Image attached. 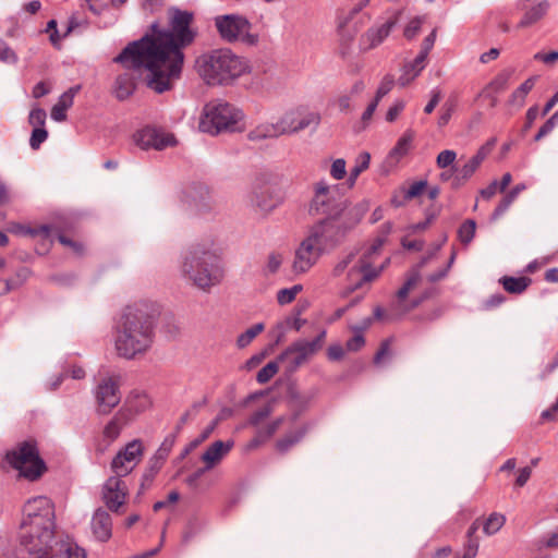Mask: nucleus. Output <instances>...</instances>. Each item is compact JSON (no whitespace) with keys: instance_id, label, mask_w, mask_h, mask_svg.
Segmentation results:
<instances>
[{"instance_id":"1","label":"nucleus","mask_w":558,"mask_h":558,"mask_svg":"<svg viewBox=\"0 0 558 558\" xmlns=\"http://www.w3.org/2000/svg\"><path fill=\"white\" fill-rule=\"evenodd\" d=\"M193 14L179 9L171 10L170 28L159 29L151 25L153 34H146L134 40L113 58V62L134 68L147 69L146 84L156 93H163L171 87V82L179 78L184 53L182 49L191 45L196 33L191 28Z\"/></svg>"},{"instance_id":"2","label":"nucleus","mask_w":558,"mask_h":558,"mask_svg":"<svg viewBox=\"0 0 558 558\" xmlns=\"http://www.w3.org/2000/svg\"><path fill=\"white\" fill-rule=\"evenodd\" d=\"M159 307L150 301L128 305L114 326V349L120 357L133 360L153 345Z\"/></svg>"},{"instance_id":"3","label":"nucleus","mask_w":558,"mask_h":558,"mask_svg":"<svg viewBox=\"0 0 558 558\" xmlns=\"http://www.w3.org/2000/svg\"><path fill=\"white\" fill-rule=\"evenodd\" d=\"M180 272L197 289L208 292L220 284L225 269L213 241L191 245L181 257Z\"/></svg>"},{"instance_id":"4","label":"nucleus","mask_w":558,"mask_h":558,"mask_svg":"<svg viewBox=\"0 0 558 558\" xmlns=\"http://www.w3.org/2000/svg\"><path fill=\"white\" fill-rule=\"evenodd\" d=\"M384 244L383 239H377L372 245L351 251L345 254L335 266L336 277L347 275V289L349 291L365 290L384 271L389 259L377 263L379 251Z\"/></svg>"},{"instance_id":"5","label":"nucleus","mask_w":558,"mask_h":558,"mask_svg":"<svg viewBox=\"0 0 558 558\" xmlns=\"http://www.w3.org/2000/svg\"><path fill=\"white\" fill-rule=\"evenodd\" d=\"M196 65L201 77L213 86L232 85L238 78L251 72L248 60L229 48L214 49L201 56Z\"/></svg>"},{"instance_id":"6","label":"nucleus","mask_w":558,"mask_h":558,"mask_svg":"<svg viewBox=\"0 0 558 558\" xmlns=\"http://www.w3.org/2000/svg\"><path fill=\"white\" fill-rule=\"evenodd\" d=\"M367 210L368 206L364 202L352 205L349 211L340 216L319 219L310 227L307 234L325 253H329L344 242L347 235L360 223Z\"/></svg>"},{"instance_id":"7","label":"nucleus","mask_w":558,"mask_h":558,"mask_svg":"<svg viewBox=\"0 0 558 558\" xmlns=\"http://www.w3.org/2000/svg\"><path fill=\"white\" fill-rule=\"evenodd\" d=\"M242 118V111L233 105L222 100H214L204 107L199 130L211 135L222 131L233 132L238 130L236 125Z\"/></svg>"},{"instance_id":"8","label":"nucleus","mask_w":558,"mask_h":558,"mask_svg":"<svg viewBox=\"0 0 558 558\" xmlns=\"http://www.w3.org/2000/svg\"><path fill=\"white\" fill-rule=\"evenodd\" d=\"M351 206L338 195L337 185H329L320 180L313 185V196L310 202L308 211L315 216H340L349 211Z\"/></svg>"},{"instance_id":"9","label":"nucleus","mask_w":558,"mask_h":558,"mask_svg":"<svg viewBox=\"0 0 558 558\" xmlns=\"http://www.w3.org/2000/svg\"><path fill=\"white\" fill-rule=\"evenodd\" d=\"M215 26L220 37L227 43H241L245 46H256L259 37L251 32L250 21L238 14H225L215 17Z\"/></svg>"},{"instance_id":"10","label":"nucleus","mask_w":558,"mask_h":558,"mask_svg":"<svg viewBox=\"0 0 558 558\" xmlns=\"http://www.w3.org/2000/svg\"><path fill=\"white\" fill-rule=\"evenodd\" d=\"M7 459L13 468L29 480L40 476L45 469L44 461L32 441H24L15 450L8 452Z\"/></svg>"},{"instance_id":"11","label":"nucleus","mask_w":558,"mask_h":558,"mask_svg":"<svg viewBox=\"0 0 558 558\" xmlns=\"http://www.w3.org/2000/svg\"><path fill=\"white\" fill-rule=\"evenodd\" d=\"M420 280L421 274L417 269H412L408 272L404 283L397 291L395 300L389 305V316L391 318L404 316L424 301L425 296L408 300L410 292L418 284Z\"/></svg>"},{"instance_id":"12","label":"nucleus","mask_w":558,"mask_h":558,"mask_svg":"<svg viewBox=\"0 0 558 558\" xmlns=\"http://www.w3.org/2000/svg\"><path fill=\"white\" fill-rule=\"evenodd\" d=\"M98 414H109L121 401L119 376H105L93 390Z\"/></svg>"},{"instance_id":"13","label":"nucleus","mask_w":558,"mask_h":558,"mask_svg":"<svg viewBox=\"0 0 558 558\" xmlns=\"http://www.w3.org/2000/svg\"><path fill=\"white\" fill-rule=\"evenodd\" d=\"M279 120L280 125L284 129V134H294L311 126L316 129L322 118L319 112L306 106H299L286 111Z\"/></svg>"},{"instance_id":"14","label":"nucleus","mask_w":558,"mask_h":558,"mask_svg":"<svg viewBox=\"0 0 558 558\" xmlns=\"http://www.w3.org/2000/svg\"><path fill=\"white\" fill-rule=\"evenodd\" d=\"M325 252L317 243L306 233L294 252L292 270L294 274L307 272L320 258Z\"/></svg>"},{"instance_id":"15","label":"nucleus","mask_w":558,"mask_h":558,"mask_svg":"<svg viewBox=\"0 0 558 558\" xmlns=\"http://www.w3.org/2000/svg\"><path fill=\"white\" fill-rule=\"evenodd\" d=\"M143 444L135 439L121 449L111 462V470L116 475L126 476L138 464L143 456Z\"/></svg>"},{"instance_id":"16","label":"nucleus","mask_w":558,"mask_h":558,"mask_svg":"<svg viewBox=\"0 0 558 558\" xmlns=\"http://www.w3.org/2000/svg\"><path fill=\"white\" fill-rule=\"evenodd\" d=\"M314 353L306 347V340L300 339L292 342L279 356L278 362L281 364L286 374L295 373L303 364H305Z\"/></svg>"},{"instance_id":"17","label":"nucleus","mask_w":558,"mask_h":558,"mask_svg":"<svg viewBox=\"0 0 558 558\" xmlns=\"http://www.w3.org/2000/svg\"><path fill=\"white\" fill-rule=\"evenodd\" d=\"M134 140L143 149L155 148L160 150L175 144V138L171 133L155 126H146L140 130L134 135Z\"/></svg>"},{"instance_id":"18","label":"nucleus","mask_w":558,"mask_h":558,"mask_svg":"<svg viewBox=\"0 0 558 558\" xmlns=\"http://www.w3.org/2000/svg\"><path fill=\"white\" fill-rule=\"evenodd\" d=\"M250 203L263 214H268L281 203V197L271 185L255 184L250 194Z\"/></svg>"},{"instance_id":"19","label":"nucleus","mask_w":558,"mask_h":558,"mask_svg":"<svg viewBox=\"0 0 558 558\" xmlns=\"http://www.w3.org/2000/svg\"><path fill=\"white\" fill-rule=\"evenodd\" d=\"M126 495L128 487L122 476L114 474V476H110L102 486L104 501L111 511H118L125 502Z\"/></svg>"},{"instance_id":"20","label":"nucleus","mask_w":558,"mask_h":558,"mask_svg":"<svg viewBox=\"0 0 558 558\" xmlns=\"http://www.w3.org/2000/svg\"><path fill=\"white\" fill-rule=\"evenodd\" d=\"M181 201L187 207L199 213H205L213 208V199L209 191L202 184H192L185 187L181 193Z\"/></svg>"},{"instance_id":"21","label":"nucleus","mask_w":558,"mask_h":558,"mask_svg":"<svg viewBox=\"0 0 558 558\" xmlns=\"http://www.w3.org/2000/svg\"><path fill=\"white\" fill-rule=\"evenodd\" d=\"M121 65L125 71L117 76L112 87L114 97L120 101L125 100L133 95L136 88L135 72H140L142 69L147 70L145 66L134 68L132 65Z\"/></svg>"},{"instance_id":"22","label":"nucleus","mask_w":558,"mask_h":558,"mask_svg":"<svg viewBox=\"0 0 558 558\" xmlns=\"http://www.w3.org/2000/svg\"><path fill=\"white\" fill-rule=\"evenodd\" d=\"M234 447V441L229 440H216L210 444L201 456V461L205 465V469L210 471L219 465L222 460L229 454Z\"/></svg>"},{"instance_id":"23","label":"nucleus","mask_w":558,"mask_h":558,"mask_svg":"<svg viewBox=\"0 0 558 558\" xmlns=\"http://www.w3.org/2000/svg\"><path fill=\"white\" fill-rule=\"evenodd\" d=\"M397 22L398 17L395 15L387 21L380 24H375L368 28L362 36V45L364 49H373L379 46L389 36Z\"/></svg>"},{"instance_id":"24","label":"nucleus","mask_w":558,"mask_h":558,"mask_svg":"<svg viewBox=\"0 0 558 558\" xmlns=\"http://www.w3.org/2000/svg\"><path fill=\"white\" fill-rule=\"evenodd\" d=\"M150 405L151 400L149 396L144 391L135 389L128 395L123 407L119 411L124 412V416L131 420L132 416L148 410Z\"/></svg>"},{"instance_id":"25","label":"nucleus","mask_w":558,"mask_h":558,"mask_svg":"<svg viewBox=\"0 0 558 558\" xmlns=\"http://www.w3.org/2000/svg\"><path fill=\"white\" fill-rule=\"evenodd\" d=\"M92 531L100 542H107L112 534V521L110 514L104 509H97L92 518Z\"/></svg>"},{"instance_id":"26","label":"nucleus","mask_w":558,"mask_h":558,"mask_svg":"<svg viewBox=\"0 0 558 558\" xmlns=\"http://www.w3.org/2000/svg\"><path fill=\"white\" fill-rule=\"evenodd\" d=\"M284 135V129L280 125V120L276 123H263L251 130L247 134L250 141H263Z\"/></svg>"},{"instance_id":"27","label":"nucleus","mask_w":558,"mask_h":558,"mask_svg":"<svg viewBox=\"0 0 558 558\" xmlns=\"http://www.w3.org/2000/svg\"><path fill=\"white\" fill-rule=\"evenodd\" d=\"M426 59L421 60L418 53L413 61L405 63L399 77V84L401 86L410 84L425 68Z\"/></svg>"},{"instance_id":"28","label":"nucleus","mask_w":558,"mask_h":558,"mask_svg":"<svg viewBox=\"0 0 558 558\" xmlns=\"http://www.w3.org/2000/svg\"><path fill=\"white\" fill-rule=\"evenodd\" d=\"M129 421L130 420L124 416V412L118 411V413L105 426L104 437L110 442L116 440Z\"/></svg>"},{"instance_id":"29","label":"nucleus","mask_w":558,"mask_h":558,"mask_svg":"<svg viewBox=\"0 0 558 558\" xmlns=\"http://www.w3.org/2000/svg\"><path fill=\"white\" fill-rule=\"evenodd\" d=\"M413 138V131H405L403 135L398 140L396 146L391 149L389 154V159L395 162H398L401 158H403L409 153Z\"/></svg>"},{"instance_id":"30","label":"nucleus","mask_w":558,"mask_h":558,"mask_svg":"<svg viewBox=\"0 0 558 558\" xmlns=\"http://www.w3.org/2000/svg\"><path fill=\"white\" fill-rule=\"evenodd\" d=\"M549 3L544 0L527 10L519 23L520 27H527L539 21L548 11Z\"/></svg>"},{"instance_id":"31","label":"nucleus","mask_w":558,"mask_h":558,"mask_svg":"<svg viewBox=\"0 0 558 558\" xmlns=\"http://www.w3.org/2000/svg\"><path fill=\"white\" fill-rule=\"evenodd\" d=\"M537 76H531L525 80L510 96L509 104L521 108L525 102V97L535 85Z\"/></svg>"},{"instance_id":"32","label":"nucleus","mask_w":558,"mask_h":558,"mask_svg":"<svg viewBox=\"0 0 558 558\" xmlns=\"http://www.w3.org/2000/svg\"><path fill=\"white\" fill-rule=\"evenodd\" d=\"M504 289L512 294H521L531 283L527 277H508L505 276L500 279Z\"/></svg>"},{"instance_id":"33","label":"nucleus","mask_w":558,"mask_h":558,"mask_svg":"<svg viewBox=\"0 0 558 558\" xmlns=\"http://www.w3.org/2000/svg\"><path fill=\"white\" fill-rule=\"evenodd\" d=\"M525 187L526 186L523 183L517 184L514 187H512V190L504 196L498 206L495 208L493 213V219H498L500 216H502L518 197V195L525 190Z\"/></svg>"},{"instance_id":"34","label":"nucleus","mask_w":558,"mask_h":558,"mask_svg":"<svg viewBox=\"0 0 558 558\" xmlns=\"http://www.w3.org/2000/svg\"><path fill=\"white\" fill-rule=\"evenodd\" d=\"M372 322L373 319L368 317L362 322L361 326L351 327L355 335L347 341L345 347L349 351L355 352L363 348V345L365 344V339L362 332L372 325Z\"/></svg>"},{"instance_id":"35","label":"nucleus","mask_w":558,"mask_h":558,"mask_svg":"<svg viewBox=\"0 0 558 558\" xmlns=\"http://www.w3.org/2000/svg\"><path fill=\"white\" fill-rule=\"evenodd\" d=\"M174 442H175L174 434H170L165 437L163 441L161 442V445L159 446V448L157 449V451L154 456V460H155V463L153 466L154 472H157L160 469L162 462L168 458L170 451L172 450Z\"/></svg>"},{"instance_id":"36","label":"nucleus","mask_w":558,"mask_h":558,"mask_svg":"<svg viewBox=\"0 0 558 558\" xmlns=\"http://www.w3.org/2000/svg\"><path fill=\"white\" fill-rule=\"evenodd\" d=\"M371 162V155L366 151L361 153L356 159L354 167L350 170V174L348 178V185L349 187H353L356 183L357 178L360 174L365 171L369 167Z\"/></svg>"},{"instance_id":"37","label":"nucleus","mask_w":558,"mask_h":558,"mask_svg":"<svg viewBox=\"0 0 558 558\" xmlns=\"http://www.w3.org/2000/svg\"><path fill=\"white\" fill-rule=\"evenodd\" d=\"M31 276V270L27 267H21L16 270L13 278L3 281V289L0 294L8 293L21 287Z\"/></svg>"},{"instance_id":"38","label":"nucleus","mask_w":558,"mask_h":558,"mask_svg":"<svg viewBox=\"0 0 558 558\" xmlns=\"http://www.w3.org/2000/svg\"><path fill=\"white\" fill-rule=\"evenodd\" d=\"M218 424V420L211 422L207 427H205L202 433L193 439L181 452L180 459L183 460L190 452L196 449L202 442H204L215 430Z\"/></svg>"},{"instance_id":"39","label":"nucleus","mask_w":558,"mask_h":558,"mask_svg":"<svg viewBox=\"0 0 558 558\" xmlns=\"http://www.w3.org/2000/svg\"><path fill=\"white\" fill-rule=\"evenodd\" d=\"M513 73V70H504L486 86V93H500L505 90L508 86L510 77Z\"/></svg>"},{"instance_id":"40","label":"nucleus","mask_w":558,"mask_h":558,"mask_svg":"<svg viewBox=\"0 0 558 558\" xmlns=\"http://www.w3.org/2000/svg\"><path fill=\"white\" fill-rule=\"evenodd\" d=\"M73 105L70 96L61 95L57 104L51 109V119L57 122H62L66 119V110Z\"/></svg>"},{"instance_id":"41","label":"nucleus","mask_w":558,"mask_h":558,"mask_svg":"<svg viewBox=\"0 0 558 558\" xmlns=\"http://www.w3.org/2000/svg\"><path fill=\"white\" fill-rule=\"evenodd\" d=\"M480 168V165L472 158L465 162L460 169L457 170V174L453 180V185L457 187L468 181Z\"/></svg>"},{"instance_id":"42","label":"nucleus","mask_w":558,"mask_h":558,"mask_svg":"<svg viewBox=\"0 0 558 558\" xmlns=\"http://www.w3.org/2000/svg\"><path fill=\"white\" fill-rule=\"evenodd\" d=\"M304 434H305L304 429H299V430L287 434L283 438H281L277 441V444H276L277 450L281 453H286L303 438Z\"/></svg>"},{"instance_id":"43","label":"nucleus","mask_w":558,"mask_h":558,"mask_svg":"<svg viewBox=\"0 0 558 558\" xmlns=\"http://www.w3.org/2000/svg\"><path fill=\"white\" fill-rule=\"evenodd\" d=\"M265 325L263 323H258L246 329L243 333H241L236 339V345L240 349L247 347L257 335L264 331Z\"/></svg>"},{"instance_id":"44","label":"nucleus","mask_w":558,"mask_h":558,"mask_svg":"<svg viewBox=\"0 0 558 558\" xmlns=\"http://www.w3.org/2000/svg\"><path fill=\"white\" fill-rule=\"evenodd\" d=\"M506 518L502 514L492 513L485 521L483 531L486 535H494L504 526Z\"/></svg>"},{"instance_id":"45","label":"nucleus","mask_w":558,"mask_h":558,"mask_svg":"<svg viewBox=\"0 0 558 558\" xmlns=\"http://www.w3.org/2000/svg\"><path fill=\"white\" fill-rule=\"evenodd\" d=\"M279 362L271 361L267 363L263 368H260L257 373L256 380L259 384H266L268 383L278 372L279 369Z\"/></svg>"},{"instance_id":"46","label":"nucleus","mask_w":558,"mask_h":558,"mask_svg":"<svg viewBox=\"0 0 558 558\" xmlns=\"http://www.w3.org/2000/svg\"><path fill=\"white\" fill-rule=\"evenodd\" d=\"M476 223L474 220H466L461 225L458 231L460 241L463 244H469L475 235Z\"/></svg>"},{"instance_id":"47","label":"nucleus","mask_w":558,"mask_h":558,"mask_svg":"<svg viewBox=\"0 0 558 558\" xmlns=\"http://www.w3.org/2000/svg\"><path fill=\"white\" fill-rule=\"evenodd\" d=\"M19 57L9 44L0 38V62L5 64H16Z\"/></svg>"},{"instance_id":"48","label":"nucleus","mask_w":558,"mask_h":558,"mask_svg":"<svg viewBox=\"0 0 558 558\" xmlns=\"http://www.w3.org/2000/svg\"><path fill=\"white\" fill-rule=\"evenodd\" d=\"M302 290V286L295 284L291 288L281 289L277 293V301L280 305H286L291 303L296 294Z\"/></svg>"},{"instance_id":"49","label":"nucleus","mask_w":558,"mask_h":558,"mask_svg":"<svg viewBox=\"0 0 558 558\" xmlns=\"http://www.w3.org/2000/svg\"><path fill=\"white\" fill-rule=\"evenodd\" d=\"M282 422H283V417H279V418L272 421L271 423H269L264 428H260L257 433L258 439H256L255 442L257 444L260 440L270 438L279 429Z\"/></svg>"},{"instance_id":"50","label":"nucleus","mask_w":558,"mask_h":558,"mask_svg":"<svg viewBox=\"0 0 558 558\" xmlns=\"http://www.w3.org/2000/svg\"><path fill=\"white\" fill-rule=\"evenodd\" d=\"M46 111L39 107H34L28 116V123L35 128H45Z\"/></svg>"},{"instance_id":"51","label":"nucleus","mask_w":558,"mask_h":558,"mask_svg":"<svg viewBox=\"0 0 558 558\" xmlns=\"http://www.w3.org/2000/svg\"><path fill=\"white\" fill-rule=\"evenodd\" d=\"M393 84V76L390 74L385 75L376 90L374 100L379 102L381 98L385 97L392 89Z\"/></svg>"},{"instance_id":"52","label":"nucleus","mask_w":558,"mask_h":558,"mask_svg":"<svg viewBox=\"0 0 558 558\" xmlns=\"http://www.w3.org/2000/svg\"><path fill=\"white\" fill-rule=\"evenodd\" d=\"M558 124V110L541 126L538 132L536 133L534 140L536 142L541 141L543 137L548 135L555 126Z\"/></svg>"},{"instance_id":"53","label":"nucleus","mask_w":558,"mask_h":558,"mask_svg":"<svg viewBox=\"0 0 558 558\" xmlns=\"http://www.w3.org/2000/svg\"><path fill=\"white\" fill-rule=\"evenodd\" d=\"M47 137L48 132L45 128H35L31 134L29 146L36 150L47 140Z\"/></svg>"},{"instance_id":"54","label":"nucleus","mask_w":558,"mask_h":558,"mask_svg":"<svg viewBox=\"0 0 558 558\" xmlns=\"http://www.w3.org/2000/svg\"><path fill=\"white\" fill-rule=\"evenodd\" d=\"M457 158V153L451 149H445L440 151L437 156L436 163L438 168L445 169L451 165H453Z\"/></svg>"},{"instance_id":"55","label":"nucleus","mask_w":558,"mask_h":558,"mask_svg":"<svg viewBox=\"0 0 558 558\" xmlns=\"http://www.w3.org/2000/svg\"><path fill=\"white\" fill-rule=\"evenodd\" d=\"M347 174V163L343 158H338L333 160L330 167V175L335 180H342Z\"/></svg>"},{"instance_id":"56","label":"nucleus","mask_w":558,"mask_h":558,"mask_svg":"<svg viewBox=\"0 0 558 558\" xmlns=\"http://www.w3.org/2000/svg\"><path fill=\"white\" fill-rule=\"evenodd\" d=\"M271 411L272 409L269 404L259 408L251 415L248 424L252 426H258L265 418H267L271 414Z\"/></svg>"},{"instance_id":"57","label":"nucleus","mask_w":558,"mask_h":558,"mask_svg":"<svg viewBox=\"0 0 558 558\" xmlns=\"http://www.w3.org/2000/svg\"><path fill=\"white\" fill-rule=\"evenodd\" d=\"M423 24V17L416 16L412 19L404 28V37L408 39L414 38L420 32Z\"/></svg>"},{"instance_id":"58","label":"nucleus","mask_w":558,"mask_h":558,"mask_svg":"<svg viewBox=\"0 0 558 558\" xmlns=\"http://www.w3.org/2000/svg\"><path fill=\"white\" fill-rule=\"evenodd\" d=\"M427 186V182L425 180L416 181L410 185V187L404 193L405 199H412L414 197L420 196Z\"/></svg>"},{"instance_id":"59","label":"nucleus","mask_w":558,"mask_h":558,"mask_svg":"<svg viewBox=\"0 0 558 558\" xmlns=\"http://www.w3.org/2000/svg\"><path fill=\"white\" fill-rule=\"evenodd\" d=\"M495 145V140L488 141L486 144L481 146L476 154L472 157L474 161H476L480 166L485 160V158L490 154L493 147Z\"/></svg>"},{"instance_id":"60","label":"nucleus","mask_w":558,"mask_h":558,"mask_svg":"<svg viewBox=\"0 0 558 558\" xmlns=\"http://www.w3.org/2000/svg\"><path fill=\"white\" fill-rule=\"evenodd\" d=\"M436 40V31L434 29L428 36H426L422 43L420 59L427 58L429 51L433 49Z\"/></svg>"},{"instance_id":"61","label":"nucleus","mask_w":558,"mask_h":558,"mask_svg":"<svg viewBox=\"0 0 558 558\" xmlns=\"http://www.w3.org/2000/svg\"><path fill=\"white\" fill-rule=\"evenodd\" d=\"M405 108V102L403 100H396L392 106L387 111L386 120L388 122H393L398 116L403 111Z\"/></svg>"},{"instance_id":"62","label":"nucleus","mask_w":558,"mask_h":558,"mask_svg":"<svg viewBox=\"0 0 558 558\" xmlns=\"http://www.w3.org/2000/svg\"><path fill=\"white\" fill-rule=\"evenodd\" d=\"M453 110H454V104L453 102H446L442 106V112H441V114H440V117L438 119V125L439 126H445L446 124H448V122L451 119Z\"/></svg>"},{"instance_id":"63","label":"nucleus","mask_w":558,"mask_h":558,"mask_svg":"<svg viewBox=\"0 0 558 558\" xmlns=\"http://www.w3.org/2000/svg\"><path fill=\"white\" fill-rule=\"evenodd\" d=\"M210 470L209 469H205V465L203 464L202 468L197 469L195 472H193L192 474H190L186 478H185V483L192 487V488H196L197 487V484H198V481L199 478L206 473V472H209Z\"/></svg>"},{"instance_id":"64","label":"nucleus","mask_w":558,"mask_h":558,"mask_svg":"<svg viewBox=\"0 0 558 558\" xmlns=\"http://www.w3.org/2000/svg\"><path fill=\"white\" fill-rule=\"evenodd\" d=\"M282 256L278 253H271L269 256H268V262H267V270L270 272V274H275L281 266L282 264Z\"/></svg>"}]
</instances>
